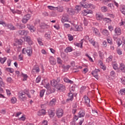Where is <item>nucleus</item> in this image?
Here are the masks:
<instances>
[{
	"mask_svg": "<svg viewBox=\"0 0 125 125\" xmlns=\"http://www.w3.org/2000/svg\"><path fill=\"white\" fill-rule=\"evenodd\" d=\"M59 82H60V78H58L57 81L53 80V82H51V84L52 86L57 88L58 90H60V91H64L65 90V86L59 83Z\"/></svg>",
	"mask_w": 125,
	"mask_h": 125,
	"instance_id": "obj_1",
	"label": "nucleus"
},
{
	"mask_svg": "<svg viewBox=\"0 0 125 125\" xmlns=\"http://www.w3.org/2000/svg\"><path fill=\"white\" fill-rule=\"evenodd\" d=\"M24 51H26L28 56H32V54H33V49H32V48H27V49L23 48L22 50V53H23V54H25Z\"/></svg>",
	"mask_w": 125,
	"mask_h": 125,
	"instance_id": "obj_2",
	"label": "nucleus"
},
{
	"mask_svg": "<svg viewBox=\"0 0 125 125\" xmlns=\"http://www.w3.org/2000/svg\"><path fill=\"white\" fill-rule=\"evenodd\" d=\"M80 4L82 7H83L84 8H92V7H93V5L92 4H88L84 1L81 2Z\"/></svg>",
	"mask_w": 125,
	"mask_h": 125,
	"instance_id": "obj_3",
	"label": "nucleus"
},
{
	"mask_svg": "<svg viewBox=\"0 0 125 125\" xmlns=\"http://www.w3.org/2000/svg\"><path fill=\"white\" fill-rule=\"evenodd\" d=\"M30 19H31V15L27 14L24 16H23L22 19V22L24 24H26V23H27V22H28V21H29V20H30Z\"/></svg>",
	"mask_w": 125,
	"mask_h": 125,
	"instance_id": "obj_4",
	"label": "nucleus"
},
{
	"mask_svg": "<svg viewBox=\"0 0 125 125\" xmlns=\"http://www.w3.org/2000/svg\"><path fill=\"white\" fill-rule=\"evenodd\" d=\"M61 21L62 23H65V22H69V16L66 14H63Z\"/></svg>",
	"mask_w": 125,
	"mask_h": 125,
	"instance_id": "obj_5",
	"label": "nucleus"
},
{
	"mask_svg": "<svg viewBox=\"0 0 125 125\" xmlns=\"http://www.w3.org/2000/svg\"><path fill=\"white\" fill-rule=\"evenodd\" d=\"M56 115L58 118H61L63 116V109L59 108L56 110Z\"/></svg>",
	"mask_w": 125,
	"mask_h": 125,
	"instance_id": "obj_6",
	"label": "nucleus"
},
{
	"mask_svg": "<svg viewBox=\"0 0 125 125\" xmlns=\"http://www.w3.org/2000/svg\"><path fill=\"white\" fill-rule=\"evenodd\" d=\"M96 18L97 20H98L99 21H101V20H103L104 19V15L100 13H98L96 14Z\"/></svg>",
	"mask_w": 125,
	"mask_h": 125,
	"instance_id": "obj_7",
	"label": "nucleus"
},
{
	"mask_svg": "<svg viewBox=\"0 0 125 125\" xmlns=\"http://www.w3.org/2000/svg\"><path fill=\"white\" fill-rule=\"evenodd\" d=\"M19 97L21 99L22 101H25L27 98L26 97V95L22 92H19Z\"/></svg>",
	"mask_w": 125,
	"mask_h": 125,
	"instance_id": "obj_8",
	"label": "nucleus"
},
{
	"mask_svg": "<svg viewBox=\"0 0 125 125\" xmlns=\"http://www.w3.org/2000/svg\"><path fill=\"white\" fill-rule=\"evenodd\" d=\"M67 12L69 15H71V16L75 15V14L77 13L76 12V11H75L74 9H72V8H67Z\"/></svg>",
	"mask_w": 125,
	"mask_h": 125,
	"instance_id": "obj_9",
	"label": "nucleus"
},
{
	"mask_svg": "<svg viewBox=\"0 0 125 125\" xmlns=\"http://www.w3.org/2000/svg\"><path fill=\"white\" fill-rule=\"evenodd\" d=\"M84 100H85V104L88 107H90V104H89V103L90 102V99H89V98L87 97V96H84Z\"/></svg>",
	"mask_w": 125,
	"mask_h": 125,
	"instance_id": "obj_10",
	"label": "nucleus"
},
{
	"mask_svg": "<svg viewBox=\"0 0 125 125\" xmlns=\"http://www.w3.org/2000/svg\"><path fill=\"white\" fill-rule=\"evenodd\" d=\"M83 30V27L81 25H75L74 28V31H78V32H82Z\"/></svg>",
	"mask_w": 125,
	"mask_h": 125,
	"instance_id": "obj_11",
	"label": "nucleus"
},
{
	"mask_svg": "<svg viewBox=\"0 0 125 125\" xmlns=\"http://www.w3.org/2000/svg\"><path fill=\"white\" fill-rule=\"evenodd\" d=\"M24 39H25L26 42H28L29 45H32V44H33V41H32V40H31V38L30 37V36H25Z\"/></svg>",
	"mask_w": 125,
	"mask_h": 125,
	"instance_id": "obj_12",
	"label": "nucleus"
},
{
	"mask_svg": "<svg viewBox=\"0 0 125 125\" xmlns=\"http://www.w3.org/2000/svg\"><path fill=\"white\" fill-rule=\"evenodd\" d=\"M27 28L31 31V32L36 31V27L34 25H31V24H27Z\"/></svg>",
	"mask_w": 125,
	"mask_h": 125,
	"instance_id": "obj_13",
	"label": "nucleus"
},
{
	"mask_svg": "<svg viewBox=\"0 0 125 125\" xmlns=\"http://www.w3.org/2000/svg\"><path fill=\"white\" fill-rule=\"evenodd\" d=\"M83 41H85V40L83 39L81 41L80 43L75 42L74 43V44L76 46H78V47H80V48H83Z\"/></svg>",
	"mask_w": 125,
	"mask_h": 125,
	"instance_id": "obj_14",
	"label": "nucleus"
},
{
	"mask_svg": "<svg viewBox=\"0 0 125 125\" xmlns=\"http://www.w3.org/2000/svg\"><path fill=\"white\" fill-rule=\"evenodd\" d=\"M10 10L12 11L13 14H22V11H20L19 10H15L14 9H12L11 8H10Z\"/></svg>",
	"mask_w": 125,
	"mask_h": 125,
	"instance_id": "obj_15",
	"label": "nucleus"
},
{
	"mask_svg": "<svg viewBox=\"0 0 125 125\" xmlns=\"http://www.w3.org/2000/svg\"><path fill=\"white\" fill-rule=\"evenodd\" d=\"M50 63L51 65H55L56 64V60L52 56L50 57Z\"/></svg>",
	"mask_w": 125,
	"mask_h": 125,
	"instance_id": "obj_16",
	"label": "nucleus"
},
{
	"mask_svg": "<svg viewBox=\"0 0 125 125\" xmlns=\"http://www.w3.org/2000/svg\"><path fill=\"white\" fill-rule=\"evenodd\" d=\"M68 96V98L66 100V101H73V99H74V97L73 96V93H69Z\"/></svg>",
	"mask_w": 125,
	"mask_h": 125,
	"instance_id": "obj_17",
	"label": "nucleus"
},
{
	"mask_svg": "<svg viewBox=\"0 0 125 125\" xmlns=\"http://www.w3.org/2000/svg\"><path fill=\"white\" fill-rule=\"evenodd\" d=\"M56 10H57L58 12H63L64 11V7L62 6H58L56 7Z\"/></svg>",
	"mask_w": 125,
	"mask_h": 125,
	"instance_id": "obj_18",
	"label": "nucleus"
},
{
	"mask_svg": "<svg viewBox=\"0 0 125 125\" xmlns=\"http://www.w3.org/2000/svg\"><path fill=\"white\" fill-rule=\"evenodd\" d=\"M121 32H115L113 33V39L116 40L118 39V36H121Z\"/></svg>",
	"mask_w": 125,
	"mask_h": 125,
	"instance_id": "obj_19",
	"label": "nucleus"
},
{
	"mask_svg": "<svg viewBox=\"0 0 125 125\" xmlns=\"http://www.w3.org/2000/svg\"><path fill=\"white\" fill-rule=\"evenodd\" d=\"M6 27L12 31H13V30H16V28H15V27H14V26H13V25H12L11 23L6 24Z\"/></svg>",
	"mask_w": 125,
	"mask_h": 125,
	"instance_id": "obj_20",
	"label": "nucleus"
},
{
	"mask_svg": "<svg viewBox=\"0 0 125 125\" xmlns=\"http://www.w3.org/2000/svg\"><path fill=\"white\" fill-rule=\"evenodd\" d=\"M83 12V15H84L85 16L87 15V14H92L93 12L91 11V10H84Z\"/></svg>",
	"mask_w": 125,
	"mask_h": 125,
	"instance_id": "obj_21",
	"label": "nucleus"
},
{
	"mask_svg": "<svg viewBox=\"0 0 125 125\" xmlns=\"http://www.w3.org/2000/svg\"><path fill=\"white\" fill-rule=\"evenodd\" d=\"M38 116H42L45 115V110L42 109L40 110L38 113Z\"/></svg>",
	"mask_w": 125,
	"mask_h": 125,
	"instance_id": "obj_22",
	"label": "nucleus"
},
{
	"mask_svg": "<svg viewBox=\"0 0 125 125\" xmlns=\"http://www.w3.org/2000/svg\"><path fill=\"white\" fill-rule=\"evenodd\" d=\"M81 9H82V6L80 5H77L75 8V11L76 14L79 13V11H81Z\"/></svg>",
	"mask_w": 125,
	"mask_h": 125,
	"instance_id": "obj_23",
	"label": "nucleus"
},
{
	"mask_svg": "<svg viewBox=\"0 0 125 125\" xmlns=\"http://www.w3.org/2000/svg\"><path fill=\"white\" fill-rule=\"evenodd\" d=\"M120 70H121L123 73H125V66L124 63H121L120 64V66L119 67Z\"/></svg>",
	"mask_w": 125,
	"mask_h": 125,
	"instance_id": "obj_24",
	"label": "nucleus"
},
{
	"mask_svg": "<svg viewBox=\"0 0 125 125\" xmlns=\"http://www.w3.org/2000/svg\"><path fill=\"white\" fill-rule=\"evenodd\" d=\"M55 103H56V99H53L49 103V105L50 106H54L55 105Z\"/></svg>",
	"mask_w": 125,
	"mask_h": 125,
	"instance_id": "obj_25",
	"label": "nucleus"
},
{
	"mask_svg": "<svg viewBox=\"0 0 125 125\" xmlns=\"http://www.w3.org/2000/svg\"><path fill=\"white\" fill-rule=\"evenodd\" d=\"M85 115V113H84V112L80 111L78 114V118H83Z\"/></svg>",
	"mask_w": 125,
	"mask_h": 125,
	"instance_id": "obj_26",
	"label": "nucleus"
},
{
	"mask_svg": "<svg viewBox=\"0 0 125 125\" xmlns=\"http://www.w3.org/2000/svg\"><path fill=\"white\" fill-rule=\"evenodd\" d=\"M63 80H64V82H65V83H70V84L74 83V82L69 80L67 78H64Z\"/></svg>",
	"mask_w": 125,
	"mask_h": 125,
	"instance_id": "obj_27",
	"label": "nucleus"
},
{
	"mask_svg": "<svg viewBox=\"0 0 125 125\" xmlns=\"http://www.w3.org/2000/svg\"><path fill=\"white\" fill-rule=\"evenodd\" d=\"M101 11L104 13L107 12L108 11V8L106 6H103L101 7Z\"/></svg>",
	"mask_w": 125,
	"mask_h": 125,
	"instance_id": "obj_28",
	"label": "nucleus"
},
{
	"mask_svg": "<svg viewBox=\"0 0 125 125\" xmlns=\"http://www.w3.org/2000/svg\"><path fill=\"white\" fill-rule=\"evenodd\" d=\"M99 63H100V66L101 69H103V70H106V66H105V65L103 64V62H102V61H100Z\"/></svg>",
	"mask_w": 125,
	"mask_h": 125,
	"instance_id": "obj_29",
	"label": "nucleus"
},
{
	"mask_svg": "<svg viewBox=\"0 0 125 125\" xmlns=\"http://www.w3.org/2000/svg\"><path fill=\"white\" fill-rule=\"evenodd\" d=\"M40 27L42 29H46V28H47V25L43 22H42L40 24Z\"/></svg>",
	"mask_w": 125,
	"mask_h": 125,
	"instance_id": "obj_30",
	"label": "nucleus"
},
{
	"mask_svg": "<svg viewBox=\"0 0 125 125\" xmlns=\"http://www.w3.org/2000/svg\"><path fill=\"white\" fill-rule=\"evenodd\" d=\"M32 72H36V73H39V72H40V67H39V66H35L34 69L32 70Z\"/></svg>",
	"mask_w": 125,
	"mask_h": 125,
	"instance_id": "obj_31",
	"label": "nucleus"
},
{
	"mask_svg": "<svg viewBox=\"0 0 125 125\" xmlns=\"http://www.w3.org/2000/svg\"><path fill=\"white\" fill-rule=\"evenodd\" d=\"M103 21L106 22V23H110V22L112 21L111 19L109 18H104Z\"/></svg>",
	"mask_w": 125,
	"mask_h": 125,
	"instance_id": "obj_32",
	"label": "nucleus"
},
{
	"mask_svg": "<svg viewBox=\"0 0 125 125\" xmlns=\"http://www.w3.org/2000/svg\"><path fill=\"white\" fill-rule=\"evenodd\" d=\"M120 11L123 14L125 15V6L123 5L120 7Z\"/></svg>",
	"mask_w": 125,
	"mask_h": 125,
	"instance_id": "obj_33",
	"label": "nucleus"
},
{
	"mask_svg": "<svg viewBox=\"0 0 125 125\" xmlns=\"http://www.w3.org/2000/svg\"><path fill=\"white\" fill-rule=\"evenodd\" d=\"M22 93L25 95L26 94V95H27L28 97H29V98H31V95L30 94H29V90H24Z\"/></svg>",
	"mask_w": 125,
	"mask_h": 125,
	"instance_id": "obj_34",
	"label": "nucleus"
},
{
	"mask_svg": "<svg viewBox=\"0 0 125 125\" xmlns=\"http://www.w3.org/2000/svg\"><path fill=\"white\" fill-rule=\"evenodd\" d=\"M21 76L23 78V82H25V81H27V79H28V76L27 75V74H25L22 73Z\"/></svg>",
	"mask_w": 125,
	"mask_h": 125,
	"instance_id": "obj_35",
	"label": "nucleus"
},
{
	"mask_svg": "<svg viewBox=\"0 0 125 125\" xmlns=\"http://www.w3.org/2000/svg\"><path fill=\"white\" fill-rule=\"evenodd\" d=\"M11 102L12 104H15L17 102V99L15 97L12 98L11 99Z\"/></svg>",
	"mask_w": 125,
	"mask_h": 125,
	"instance_id": "obj_36",
	"label": "nucleus"
},
{
	"mask_svg": "<svg viewBox=\"0 0 125 125\" xmlns=\"http://www.w3.org/2000/svg\"><path fill=\"white\" fill-rule=\"evenodd\" d=\"M91 114L93 116H97L98 115V112H97V110H95V109H92Z\"/></svg>",
	"mask_w": 125,
	"mask_h": 125,
	"instance_id": "obj_37",
	"label": "nucleus"
},
{
	"mask_svg": "<svg viewBox=\"0 0 125 125\" xmlns=\"http://www.w3.org/2000/svg\"><path fill=\"white\" fill-rule=\"evenodd\" d=\"M6 57L0 58V62L1 64H3L5 61H6Z\"/></svg>",
	"mask_w": 125,
	"mask_h": 125,
	"instance_id": "obj_38",
	"label": "nucleus"
},
{
	"mask_svg": "<svg viewBox=\"0 0 125 125\" xmlns=\"http://www.w3.org/2000/svg\"><path fill=\"white\" fill-rule=\"evenodd\" d=\"M16 42L18 43V44L21 45L22 43H23V40H22L21 39L17 40L16 41Z\"/></svg>",
	"mask_w": 125,
	"mask_h": 125,
	"instance_id": "obj_39",
	"label": "nucleus"
},
{
	"mask_svg": "<svg viewBox=\"0 0 125 125\" xmlns=\"http://www.w3.org/2000/svg\"><path fill=\"white\" fill-rule=\"evenodd\" d=\"M73 49H72L71 47H67L65 49V52H66V53H68V52H71V51H72Z\"/></svg>",
	"mask_w": 125,
	"mask_h": 125,
	"instance_id": "obj_40",
	"label": "nucleus"
},
{
	"mask_svg": "<svg viewBox=\"0 0 125 125\" xmlns=\"http://www.w3.org/2000/svg\"><path fill=\"white\" fill-rule=\"evenodd\" d=\"M119 94H121V95H123V94H125V88H122L119 92Z\"/></svg>",
	"mask_w": 125,
	"mask_h": 125,
	"instance_id": "obj_41",
	"label": "nucleus"
},
{
	"mask_svg": "<svg viewBox=\"0 0 125 125\" xmlns=\"http://www.w3.org/2000/svg\"><path fill=\"white\" fill-rule=\"evenodd\" d=\"M89 42H90V43H91V44H92V45H93V46H95L96 42L93 40V39H89Z\"/></svg>",
	"mask_w": 125,
	"mask_h": 125,
	"instance_id": "obj_42",
	"label": "nucleus"
},
{
	"mask_svg": "<svg viewBox=\"0 0 125 125\" xmlns=\"http://www.w3.org/2000/svg\"><path fill=\"white\" fill-rule=\"evenodd\" d=\"M44 92H45V90L43 89L40 91V97H43V95H44Z\"/></svg>",
	"mask_w": 125,
	"mask_h": 125,
	"instance_id": "obj_43",
	"label": "nucleus"
},
{
	"mask_svg": "<svg viewBox=\"0 0 125 125\" xmlns=\"http://www.w3.org/2000/svg\"><path fill=\"white\" fill-rule=\"evenodd\" d=\"M92 75L97 79L98 80V73H96V72H94V71H93L92 72Z\"/></svg>",
	"mask_w": 125,
	"mask_h": 125,
	"instance_id": "obj_44",
	"label": "nucleus"
},
{
	"mask_svg": "<svg viewBox=\"0 0 125 125\" xmlns=\"http://www.w3.org/2000/svg\"><path fill=\"white\" fill-rule=\"evenodd\" d=\"M117 42L118 46H121L122 43H123V42L121 39H117Z\"/></svg>",
	"mask_w": 125,
	"mask_h": 125,
	"instance_id": "obj_45",
	"label": "nucleus"
},
{
	"mask_svg": "<svg viewBox=\"0 0 125 125\" xmlns=\"http://www.w3.org/2000/svg\"><path fill=\"white\" fill-rule=\"evenodd\" d=\"M6 71H7L8 72H10V73H13V72H14V70L11 68H6Z\"/></svg>",
	"mask_w": 125,
	"mask_h": 125,
	"instance_id": "obj_46",
	"label": "nucleus"
},
{
	"mask_svg": "<svg viewBox=\"0 0 125 125\" xmlns=\"http://www.w3.org/2000/svg\"><path fill=\"white\" fill-rule=\"evenodd\" d=\"M48 8L51 10H56V7L52 6H48Z\"/></svg>",
	"mask_w": 125,
	"mask_h": 125,
	"instance_id": "obj_47",
	"label": "nucleus"
},
{
	"mask_svg": "<svg viewBox=\"0 0 125 125\" xmlns=\"http://www.w3.org/2000/svg\"><path fill=\"white\" fill-rule=\"evenodd\" d=\"M112 58H113V56H110V57H109L107 59H106L107 62H111V61H112Z\"/></svg>",
	"mask_w": 125,
	"mask_h": 125,
	"instance_id": "obj_48",
	"label": "nucleus"
},
{
	"mask_svg": "<svg viewBox=\"0 0 125 125\" xmlns=\"http://www.w3.org/2000/svg\"><path fill=\"white\" fill-rule=\"evenodd\" d=\"M68 40L71 42V41H73L74 40V37L71 35V34H68Z\"/></svg>",
	"mask_w": 125,
	"mask_h": 125,
	"instance_id": "obj_49",
	"label": "nucleus"
},
{
	"mask_svg": "<svg viewBox=\"0 0 125 125\" xmlns=\"http://www.w3.org/2000/svg\"><path fill=\"white\" fill-rule=\"evenodd\" d=\"M107 6H108L109 8L110 9H113V8H114V5L112 3L108 4Z\"/></svg>",
	"mask_w": 125,
	"mask_h": 125,
	"instance_id": "obj_50",
	"label": "nucleus"
},
{
	"mask_svg": "<svg viewBox=\"0 0 125 125\" xmlns=\"http://www.w3.org/2000/svg\"><path fill=\"white\" fill-rule=\"evenodd\" d=\"M20 36H26L27 35V32H21L19 33Z\"/></svg>",
	"mask_w": 125,
	"mask_h": 125,
	"instance_id": "obj_51",
	"label": "nucleus"
},
{
	"mask_svg": "<svg viewBox=\"0 0 125 125\" xmlns=\"http://www.w3.org/2000/svg\"><path fill=\"white\" fill-rule=\"evenodd\" d=\"M0 25H2L3 27H6V23L4 21H0Z\"/></svg>",
	"mask_w": 125,
	"mask_h": 125,
	"instance_id": "obj_52",
	"label": "nucleus"
},
{
	"mask_svg": "<svg viewBox=\"0 0 125 125\" xmlns=\"http://www.w3.org/2000/svg\"><path fill=\"white\" fill-rule=\"evenodd\" d=\"M4 86V83L2 80L0 81V87H3Z\"/></svg>",
	"mask_w": 125,
	"mask_h": 125,
	"instance_id": "obj_53",
	"label": "nucleus"
},
{
	"mask_svg": "<svg viewBox=\"0 0 125 125\" xmlns=\"http://www.w3.org/2000/svg\"><path fill=\"white\" fill-rule=\"evenodd\" d=\"M83 24L84 26H87V24H88V22L85 19H84L83 20Z\"/></svg>",
	"mask_w": 125,
	"mask_h": 125,
	"instance_id": "obj_54",
	"label": "nucleus"
},
{
	"mask_svg": "<svg viewBox=\"0 0 125 125\" xmlns=\"http://www.w3.org/2000/svg\"><path fill=\"white\" fill-rule=\"evenodd\" d=\"M37 41L40 45H43V43L42 42V39H38Z\"/></svg>",
	"mask_w": 125,
	"mask_h": 125,
	"instance_id": "obj_55",
	"label": "nucleus"
},
{
	"mask_svg": "<svg viewBox=\"0 0 125 125\" xmlns=\"http://www.w3.org/2000/svg\"><path fill=\"white\" fill-rule=\"evenodd\" d=\"M41 78L40 76H39L38 77H37V78L36 79V82L37 83H39L41 82Z\"/></svg>",
	"mask_w": 125,
	"mask_h": 125,
	"instance_id": "obj_56",
	"label": "nucleus"
},
{
	"mask_svg": "<svg viewBox=\"0 0 125 125\" xmlns=\"http://www.w3.org/2000/svg\"><path fill=\"white\" fill-rule=\"evenodd\" d=\"M45 37L46 38V39H47V40H49L50 39V34H45Z\"/></svg>",
	"mask_w": 125,
	"mask_h": 125,
	"instance_id": "obj_57",
	"label": "nucleus"
},
{
	"mask_svg": "<svg viewBox=\"0 0 125 125\" xmlns=\"http://www.w3.org/2000/svg\"><path fill=\"white\" fill-rule=\"evenodd\" d=\"M117 53H118V54H119V55H122L123 52H122V50H121V49H118L117 50Z\"/></svg>",
	"mask_w": 125,
	"mask_h": 125,
	"instance_id": "obj_58",
	"label": "nucleus"
},
{
	"mask_svg": "<svg viewBox=\"0 0 125 125\" xmlns=\"http://www.w3.org/2000/svg\"><path fill=\"white\" fill-rule=\"evenodd\" d=\"M57 63L58 64H62V61L59 58H57Z\"/></svg>",
	"mask_w": 125,
	"mask_h": 125,
	"instance_id": "obj_59",
	"label": "nucleus"
},
{
	"mask_svg": "<svg viewBox=\"0 0 125 125\" xmlns=\"http://www.w3.org/2000/svg\"><path fill=\"white\" fill-rule=\"evenodd\" d=\"M43 16H44L45 17H46V16H48V13L46 12H43L42 13Z\"/></svg>",
	"mask_w": 125,
	"mask_h": 125,
	"instance_id": "obj_60",
	"label": "nucleus"
},
{
	"mask_svg": "<svg viewBox=\"0 0 125 125\" xmlns=\"http://www.w3.org/2000/svg\"><path fill=\"white\" fill-rule=\"evenodd\" d=\"M19 59H20V61L23 60V55L22 54H21L19 56Z\"/></svg>",
	"mask_w": 125,
	"mask_h": 125,
	"instance_id": "obj_61",
	"label": "nucleus"
},
{
	"mask_svg": "<svg viewBox=\"0 0 125 125\" xmlns=\"http://www.w3.org/2000/svg\"><path fill=\"white\" fill-rule=\"evenodd\" d=\"M13 80L12 78L9 77L7 79V81L9 83H12L13 82Z\"/></svg>",
	"mask_w": 125,
	"mask_h": 125,
	"instance_id": "obj_62",
	"label": "nucleus"
},
{
	"mask_svg": "<svg viewBox=\"0 0 125 125\" xmlns=\"http://www.w3.org/2000/svg\"><path fill=\"white\" fill-rule=\"evenodd\" d=\"M19 29H24L25 28V25L24 24H21L19 26Z\"/></svg>",
	"mask_w": 125,
	"mask_h": 125,
	"instance_id": "obj_63",
	"label": "nucleus"
},
{
	"mask_svg": "<svg viewBox=\"0 0 125 125\" xmlns=\"http://www.w3.org/2000/svg\"><path fill=\"white\" fill-rule=\"evenodd\" d=\"M47 121L46 120H44L42 123V125H47Z\"/></svg>",
	"mask_w": 125,
	"mask_h": 125,
	"instance_id": "obj_64",
	"label": "nucleus"
}]
</instances>
